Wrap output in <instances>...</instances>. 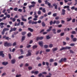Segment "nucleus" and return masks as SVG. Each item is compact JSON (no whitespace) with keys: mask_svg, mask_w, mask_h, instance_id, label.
Segmentation results:
<instances>
[{"mask_svg":"<svg viewBox=\"0 0 77 77\" xmlns=\"http://www.w3.org/2000/svg\"><path fill=\"white\" fill-rule=\"evenodd\" d=\"M71 37L72 39H73L72 41L73 42H76V41H77V38H73L74 35H71Z\"/></svg>","mask_w":77,"mask_h":77,"instance_id":"3","label":"nucleus"},{"mask_svg":"<svg viewBox=\"0 0 77 77\" xmlns=\"http://www.w3.org/2000/svg\"><path fill=\"white\" fill-rule=\"evenodd\" d=\"M22 11V10L21 9H19L18 10V11L20 12H21Z\"/></svg>","mask_w":77,"mask_h":77,"instance_id":"49","label":"nucleus"},{"mask_svg":"<svg viewBox=\"0 0 77 77\" xmlns=\"http://www.w3.org/2000/svg\"><path fill=\"white\" fill-rule=\"evenodd\" d=\"M56 30L55 29H53L52 30V32H53V33H54V34H56Z\"/></svg>","mask_w":77,"mask_h":77,"instance_id":"22","label":"nucleus"},{"mask_svg":"<svg viewBox=\"0 0 77 77\" xmlns=\"http://www.w3.org/2000/svg\"><path fill=\"white\" fill-rule=\"evenodd\" d=\"M44 31H45L44 29H43L40 31V33H42V32H44Z\"/></svg>","mask_w":77,"mask_h":77,"instance_id":"57","label":"nucleus"},{"mask_svg":"<svg viewBox=\"0 0 77 77\" xmlns=\"http://www.w3.org/2000/svg\"><path fill=\"white\" fill-rule=\"evenodd\" d=\"M54 61V60L53 59H51L50 60V62H53Z\"/></svg>","mask_w":77,"mask_h":77,"instance_id":"40","label":"nucleus"},{"mask_svg":"<svg viewBox=\"0 0 77 77\" xmlns=\"http://www.w3.org/2000/svg\"><path fill=\"white\" fill-rule=\"evenodd\" d=\"M61 32V30L59 29L57 30V33H60Z\"/></svg>","mask_w":77,"mask_h":77,"instance_id":"60","label":"nucleus"},{"mask_svg":"<svg viewBox=\"0 0 77 77\" xmlns=\"http://www.w3.org/2000/svg\"><path fill=\"white\" fill-rule=\"evenodd\" d=\"M52 16H53V17H56V16H57V13H54L52 15Z\"/></svg>","mask_w":77,"mask_h":77,"instance_id":"36","label":"nucleus"},{"mask_svg":"<svg viewBox=\"0 0 77 77\" xmlns=\"http://www.w3.org/2000/svg\"><path fill=\"white\" fill-rule=\"evenodd\" d=\"M8 64V62H4L2 63V64L5 66L7 65Z\"/></svg>","mask_w":77,"mask_h":77,"instance_id":"15","label":"nucleus"},{"mask_svg":"<svg viewBox=\"0 0 77 77\" xmlns=\"http://www.w3.org/2000/svg\"><path fill=\"white\" fill-rule=\"evenodd\" d=\"M14 11H18V8H15L14 9Z\"/></svg>","mask_w":77,"mask_h":77,"instance_id":"44","label":"nucleus"},{"mask_svg":"<svg viewBox=\"0 0 77 77\" xmlns=\"http://www.w3.org/2000/svg\"><path fill=\"white\" fill-rule=\"evenodd\" d=\"M71 33L72 34H76V32L75 31H72L71 32Z\"/></svg>","mask_w":77,"mask_h":77,"instance_id":"34","label":"nucleus"},{"mask_svg":"<svg viewBox=\"0 0 77 77\" xmlns=\"http://www.w3.org/2000/svg\"><path fill=\"white\" fill-rule=\"evenodd\" d=\"M21 75L20 74L19 75H16V77H21Z\"/></svg>","mask_w":77,"mask_h":77,"instance_id":"54","label":"nucleus"},{"mask_svg":"<svg viewBox=\"0 0 77 77\" xmlns=\"http://www.w3.org/2000/svg\"><path fill=\"white\" fill-rule=\"evenodd\" d=\"M70 52L71 53H72V54H73L74 53V51H72V50H70Z\"/></svg>","mask_w":77,"mask_h":77,"instance_id":"63","label":"nucleus"},{"mask_svg":"<svg viewBox=\"0 0 77 77\" xmlns=\"http://www.w3.org/2000/svg\"><path fill=\"white\" fill-rule=\"evenodd\" d=\"M50 38V37H49V35H48L46 36L47 39H49Z\"/></svg>","mask_w":77,"mask_h":77,"instance_id":"53","label":"nucleus"},{"mask_svg":"<svg viewBox=\"0 0 77 77\" xmlns=\"http://www.w3.org/2000/svg\"><path fill=\"white\" fill-rule=\"evenodd\" d=\"M42 74L41 73H40L38 75V77H41L42 76Z\"/></svg>","mask_w":77,"mask_h":77,"instance_id":"45","label":"nucleus"},{"mask_svg":"<svg viewBox=\"0 0 77 77\" xmlns=\"http://www.w3.org/2000/svg\"><path fill=\"white\" fill-rule=\"evenodd\" d=\"M71 48V47L66 46V47H63L62 48H61L60 49V51H62V50H66L68 49V50H70Z\"/></svg>","mask_w":77,"mask_h":77,"instance_id":"2","label":"nucleus"},{"mask_svg":"<svg viewBox=\"0 0 77 77\" xmlns=\"http://www.w3.org/2000/svg\"><path fill=\"white\" fill-rule=\"evenodd\" d=\"M43 38H44V37H39V40H42V39H43Z\"/></svg>","mask_w":77,"mask_h":77,"instance_id":"50","label":"nucleus"},{"mask_svg":"<svg viewBox=\"0 0 77 77\" xmlns=\"http://www.w3.org/2000/svg\"><path fill=\"white\" fill-rule=\"evenodd\" d=\"M38 44L41 47H43V42L42 41L39 42Z\"/></svg>","mask_w":77,"mask_h":77,"instance_id":"14","label":"nucleus"},{"mask_svg":"<svg viewBox=\"0 0 77 77\" xmlns=\"http://www.w3.org/2000/svg\"><path fill=\"white\" fill-rule=\"evenodd\" d=\"M37 21H32V22L31 24H37Z\"/></svg>","mask_w":77,"mask_h":77,"instance_id":"24","label":"nucleus"},{"mask_svg":"<svg viewBox=\"0 0 77 77\" xmlns=\"http://www.w3.org/2000/svg\"><path fill=\"white\" fill-rule=\"evenodd\" d=\"M54 7L55 9H57V5H56V3H54L52 5Z\"/></svg>","mask_w":77,"mask_h":77,"instance_id":"11","label":"nucleus"},{"mask_svg":"<svg viewBox=\"0 0 77 77\" xmlns=\"http://www.w3.org/2000/svg\"><path fill=\"white\" fill-rule=\"evenodd\" d=\"M24 57V56L23 55H21L19 57H18V59H22Z\"/></svg>","mask_w":77,"mask_h":77,"instance_id":"30","label":"nucleus"},{"mask_svg":"<svg viewBox=\"0 0 77 77\" xmlns=\"http://www.w3.org/2000/svg\"><path fill=\"white\" fill-rule=\"evenodd\" d=\"M11 29L10 31V32H13V31H15L16 30H17V28L14 27V28H12V27H11Z\"/></svg>","mask_w":77,"mask_h":77,"instance_id":"8","label":"nucleus"},{"mask_svg":"<svg viewBox=\"0 0 77 77\" xmlns=\"http://www.w3.org/2000/svg\"><path fill=\"white\" fill-rule=\"evenodd\" d=\"M39 40V37H37L36 38V41H38Z\"/></svg>","mask_w":77,"mask_h":77,"instance_id":"64","label":"nucleus"},{"mask_svg":"<svg viewBox=\"0 0 77 77\" xmlns=\"http://www.w3.org/2000/svg\"><path fill=\"white\" fill-rule=\"evenodd\" d=\"M42 27H45V24L44 22H43L42 23Z\"/></svg>","mask_w":77,"mask_h":77,"instance_id":"26","label":"nucleus"},{"mask_svg":"<svg viewBox=\"0 0 77 77\" xmlns=\"http://www.w3.org/2000/svg\"><path fill=\"white\" fill-rule=\"evenodd\" d=\"M66 58H65L63 59V61L66 62Z\"/></svg>","mask_w":77,"mask_h":77,"instance_id":"51","label":"nucleus"},{"mask_svg":"<svg viewBox=\"0 0 77 77\" xmlns=\"http://www.w3.org/2000/svg\"><path fill=\"white\" fill-rule=\"evenodd\" d=\"M26 32H22V35H26Z\"/></svg>","mask_w":77,"mask_h":77,"instance_id":"32","label":"nucleus"},{"mask_svg":"<svg viewBox=\"0 0 77 77\" xmlns=\"http://www.w3.org/2000/svg\"><path fill=\"white\" fill-rule=\"evenodd\" d=\"M65 34V33L64 32H62L60 34V36H62L63 35H64V34Z\"/></svg>","mask_w":77,"mask_h":77,"instance_id":"56","label":"nucleus"},{"mask_svg":"<svg viewBox=\"0 0 77 77\" xmlns=\"http://www.w3.org/2000/svg\"><path fill=\"white\" fill-rule=\"evenodd\" d=\"M8 56L9 57V59H12V57H11V54H9Z\"/></svg>","mask_w":77,"mask_h":77,"instance_id":"39","label":"nucleus"},{"mask_svg":"<svg viewBox=\"0 0 77 77\" xmlns=\"http://www.w3.org/2000/svg\"><path fill=\"white\" fill-rule=\"evenodd\" d=\"M11 63H12V64H14V63H15V60H11Z\"/></svg>","mask_w":77,"mask_h":77,"instance_id":"23","label":"nucleus"},{"mask_svg":"<svg viewBox=\"0 0 77 77\" xmlns=\"http://www.w3.org/2000/svg\"><path fill=\"white\" fill-rule=\"evenodd\" d=\"M53 44H50L49 45V47L50 48H51L53 47Z\"/></svg>","mask_w":77,"mask_h":77,"instance_id":"46","label":"nucleus"},{"mask_svg":"<svg viewBox=\"0 0 77 77\" xmlns=\"http://www.w3.org/2000/svg\"><path fill=\"white\" fill-rule=\"evenodd\" d=\"M3 51H0V56H2V57H5V54H3Z\"/></svg>","mask_w":77,"mask_h":77,"instance_id":"10","label":"nucleus"},{"mask_svg":"<svg viewBox=\"0 0 77 77\" xmlns=\"http://www.w3.org/2000/svg\"><path fill=\"white\" fill-rule=\"evenodd\" d=\"M44 2H45V4L46 5H48L49 6H51V3H49L47 0L45 1Z\"/></svg>","mask_w":77,"mask_h":77,"instance_id":"6","label":"nucleus"},{"mask_svg":"<svg viewBox=\"0 0 77 77\" xmlns=\"http://www.w3.org/2000/svg\"><path fill=\"white\" fill-rule=\"evenodd\" d=\"M39 73V72L38 71H35L34 72V74H38Z\"/></svg>","mask_w":77,"mask_h":77,"instance_id":"41","label":"nucleus"},{"mask_svg":"<svg viewBox=\"0 0 77 77\" xmlns=\"http://www.w3.org/2000/svg\"><path fill=\"white\" fill-rule=\"evenodd\" d=\"M75 45V43H71L70 44V46L74 47Z\"/></svg>","mask_w":77,"mask_h":77,"instance_id":"31","label":"nucleus"},{"mask_svg":"<svg viewBox=\"0 0 77 77\" xmlns=\"http://www.w3.org/2000/svg\"><path fill=\"white\" fill-rule=\"evenodd\" d=\"M52 50L53 52H54V51H55L57 50V48H52Z\"/></svg>","mask_w":77,"mask_h":77,"instance_id":"20","label":"nucleus"},{"mask_svg":"<svg viewBox=\"0 0 77 77\" xmlns=\"http://www.w3.org/2000/svg\"><path fill=\"white\" fill-rule=\"evenodd\" d=\"M69 8V6L67 5V6H65L63 7L64 9H66L67 8V10L68 11H70V9Z\"/></svg>","mask_w":77,"mask_h":77,"instance_id":"7","label":"nucleus"},{"mask_svg":"<svg viewBox=\"0 0 77 77\" xmlns=\"http://www.w3.org/2000/svg\"><path fill=\"white\" fill-rule=\"evenodd\" d=\"M28 69H29V70H31L32 69V67H31V66H29L28 67Z\"/></svg>","mask_w":77,"mask_h":77,"instance_id":"43","label":"nucleus"},{"mask_svg":"<svg viewBox=\"0 0 77 77\" xmlns=\"http://www.w3.org/2000/svg\"><path fill=\"white\" fill-rule=\"evenodd\" d=\"M65 12H66V11L64 9H62V13H61V15H64L65 14Z\"/></svg>","mask_w":77,"mask_h":77,"instance_id":"12","label":"nucleus"},{"mask_svg":"<svg viewBox=\"0 0 77 77\" xmlns=\"http://www.w3.org/2000/svg\"><path fill=\"white\" fill-rule=\"evenodd\" d=\"M55 20H59V17L58 16V17H56L55 18Z\"/></svg>","mask_w":77,"mask_h":77,"instance_id":"52","label":"nucleus"},{"mask_svg":"<svg viewBox=\"0 0 77 77\" xmlns=\"http://www.w3.org/2000/svg\"><path fill=\"white\" fill-rule=\"evenodd\" d=\"M3 39H5H5L6 40H8V41H9L10 39H11V38H9V37H6V35H5L3 37Z\"/></svg>","mask_w":77,"mask_h":77,"instance_id":"5","label":"nucleus"},{"mask_svg":"<svg viewBox=\"0 0 77 77\" xmlns=\"http://www.w3.org/2000/svg\"><path fill=\"white\" fill-rule=\"evenodd\" d=\"M21 20L22 21H25V22H26V21H27V19H25L24 18H23V19H21Z\"/></svg>","mask_w":77,"mask_h":77,"instance_id":"27","label":"nucleus"},{"mask_svg":"<svg viewBox=\"0 0 77 77\" xmlns=\"http://www.w3.org/2000/svg\"><path fill=\"white\" fill-rule=\"evenodd\" d=\"M45 51L46 52H50V49H46Z\"/></svg>","mask_w":77,"mask_h":77,"instance_id":"37","label":"nucleus"},{"mask_svg":"<svg viewBox=\"0 0 77 77\" xmlns=\"http://www.w3.org/2000/svg\"><path fill=\"white\" fill-rule=\"evenodd\" d=\"M37 23L39 24H40V23H41V20H39L37 21Z\"/></svg>","mask_w":77,"mask_h":77,"instance_id":"61","label":"nucleus"},{"mask_svg":"<svg viewBox=\"0 0 77 77\" xmlns=\"http://www.w3.org/2000/svg\"><path fill=\"white\" fill-rule=\"evenodd\" d=\"M28 30L31 32H33V29H31L30 28H28Z\"/></svg>","mask_w":77,"mask_h":77,"instance_id":"19","label":"nucleus"},{"mask_svg":"<svg viewBox=\"0 0 77 77\" xmlns=\"http://www.w3.org/2000/svg\"><path fill=\"white\" fill-rule=\"evenodd\" d=\"M54 66H57V63L56 62H54Z\"/></svg>","mask_w":77,"mask_h":77,"instance_id":"62","label":"nucleus"},{"mask_svg":"<svg viewBox=\"0 0 77 77\" xmlns=\"http://www.w3.org/2000/svg\"><path fill=\"white\" fill-rule=\"evenodd\" d=\"M45 63H46V65L48 67H47V68H49V66H48V65H49V63H48V62H46Z\"/></svg>","mask_w":77,"mask_h":77,"instance_id":"33","label":"nucleus"},{"mask_svg":"<svg viewBox=\"0 0 77 77\" xmlns=\"http://www.w3.org/2000/svg\"><path fill=\"white\" fill-rule=\"evenodd\" d=\"M53 24V21L51 20L50 22V25H52Z\"/></svg>","mask_w":77,"mask_h":77,"instance_id":"47","label":"nucleus"},{"mask_svg":"<svg viewBox=\"0 0 77 77\" xmlns=\"http://www.w3.org/2000/svg\"><path fill=\"white\" fill-rule=\"evenodd\" d=\"M42 11L44 13H45V12H46L45 9V8H44L42 9Z\"/></svg>","mask_w":77,"mask_h":77,"instance_id":"38","label":"nucleus"},{"mask_svg":"<svg viewBox=\"0 0 77 77\" xmlns=\"http://www.w3.org/2000/svg\"><path fill=\"white\" fill-rule=\"evenodd\" d=\"M51 29H52V26H51L49 27V29L47 30V32H50L51 30Z\"/></svg>","mask_w":77,"mask_h":77,"instance_id":"16","label":"nucleus"},{"mask_svg":"<svg viewBox=\"0 0 77 77\" xmlns=\"http://www.w3.org/2000/svg\"><path fill=\"white\" fill-rule=\"evenodd\" d=\"M27 35L28 37H30V36H32V33H31L30 32H29L27 34Z\"/></svg>","mask_w":77,"mask_h":77,"instance_id":"28","label":"nucleus"},{"mask_svg":"<svg viewBox=\"0 0 77 77\" xmlns=\"http://www.w3.org/2000/svg\"><path fill=\"white\" fill-rule=\"evenodd\" d=\"M37 47H38V46H37V45H35L33 46L32 48L33 49H35V48H37Z\"/></svg>","mask_w":77,"mask_h":77,"instance_id":"29","label":"nucleus"},{"mask_svg":"<svg viewBox=\"0 0 77 77\" xmlns=\"http://www.w3.org/2000/svg\"><path fill=\"white\" fill-rule=\"evenodd\" d=\"M60 23V21L59 20H54L53 24H59Z\"/></svg>","mask_w":77,"mask_h":77,"instance_id":"9","label":"nucleus"},{"mask_svg":"<svg viewBox=\"0 0 77 77\" xmlns=\"http://www.w3.org/2000/svg\"><path fill=\"white\" fill-rule=\"evenodd\" d=\"M72 23H75V19H73L72 20Z\"/></svg>","mask_w":77,"mask_h":77,"instance_id":"48","label":"nucleus"},{"mask_svg":"<svg viewBox=\"0 0 77 77\" xmlns=\"http://www.w3.org/2000/svg\"><path fill=\"white\" fill-rule=\"evenodd\" d=\"M35 5L33 4L32 5H31L29 6V10H30L31 9H32V8H34L35 7Z\"/></svg>","mask_w":77,"mask_h":77,"instance_id":"13","label":"nucleus"},{"mask_svg":"<svg viewBox=\"0 0 77 77\" xmlns=\"http://www.w3.org/2000/svg\"><path fill=\"white\" fill-rule=\"evenodd\" d=\"M4 45L5 47H11L12 46V44L10 42H6L4 43Z\"/></svg>","mask_w":77,"mask_h":77,"instance_id":"1","label":"nucleus"},{"mask_svg":"<svg viewBox=\"0 0 77 77\" xmlns=\"http://www.w3.org/2000/svg\"><path fill=\"white\" fill-rule=\"evenodd\" d=\"M26 7H23V12L25 13L26 12Z\"/></svg>","mask_w":77,"mask_h":77,"instance_id":"25","label":"nucleus"},{"mask_svg":"<svg viewBox=\"0 0 77 77\" xmlns=\"http://www.w3.org/2000/svg\"><path fill=\"white\" fill-rule=\"evenodd\" d=\"M16 45V42H14L13 44V46H15V45Z\"/></svg>","mask_w":77,"mask_h":77,"instance_id":"58","label":"nucleus"},{"mask_svg":"<svg viewBox=\"0 0 77 77\" xmlns=\"http://www.w3.org/2000/svg\"><path fill=\"white\" fill-rule=\"evenodd\" d=\"M9 29L8 28H5L3 29V32H6V31H7L9 30Z\"/></svg>","mask_w":77,"mask_h":77,"instance_id":"18","label":"nucleus"},{"mask_svg":"<svg viewBox=\"0 0 77 77\" xmlns=\"http://www.w3.org/2000/svg\"><path fill=\"white\" fill-rule=\"evenodd\" d=\"M31 55H32V54L31 53V52H30V50H29L28 51V54L26 55V56L28 57V56H30Z\"/></svg>","mask_w":77,"mask_h":77,"instance_id":"4","label":"nucleus"},{"mask_svg":"<svg viewBox=\"0 0 77 77\" xmlns=\"http://www.w3.org/2000/svg\"><path fill=\"white\" fill-rule=\"evenodd\" d=\"M66 20H67V21L68 22L69 21H70L72 20V18H71V17H70L69 18L67 17L66 19Z\"/></svg>","mask_w":77,"mask_h":77,"instance_id":"17","label":"nucleus"},{"mask_svg":"<svg viewBox=\"0 0 77 77\" xmlns=\"http://www.w3.org/2000/svg\"><path fill=\"white\" fill-rule=\"evenodd\" d=\"M26 38V36H22V39H21V42H23V41H24V40H25V38Z\"/></svg>","mask_w":77,"mask_h":77,"instance_id":"21","label":"nucleus"},{"mask_svg":"<svg viewBox=\"0 0 77 77\" xmlns=\"http://www.w3.org/2000/svg\"><path fill=\"white\" fill-rule=\"evenodd\" d=\"M44 47L45 48H48V45H44Z\"/></svg>","mask_w":77,"mask_h":77,"instance_id":"42","label":"nucleus"},{"mask_svg":"<svg viewBox=\"0 0 77 77\" xmlns=\"http://www.w3.org/2000/svg\"><path fill=\"white\" fill-rule=\"evenodd\" d=\"M63 62V58H61L60 60L59 61V63H61Z\"/></svg>","mask_w":77,"mask_h":77,"instance_id":"35","label":"nucleus"},{"mask_svg":"<svg viewBox=\"0 0 77 77\" xmlns=\"http://www.w3.org/2000/svg\"><path fill=\"white\" fill-rule=\"evenodd\" d=\"M32 20H29L28 21V23L30 24L31 23H32Z\"/></svg>","mask_w":77,"mask_h":77,"instance_id":"59","label":"nucleus"},{"mask_svg":"<svg viewBox=\"0 0 77 77\" xmlns=\"http://www.w3.org/2000/svg\"><path fill=\"white\" fill-rule=\"evenodd\" d=\"M75 9V7L73 6L71 7V9H72V10H74Z\"/></svg>","mask_w":77,"mask_h":77,"instance_id":"55","label":"nucleus"}]
</instances>
